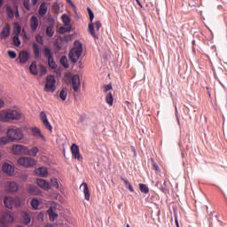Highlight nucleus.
<instances>
[{
    "instance_id": "bf43d9fd",
    "label": "nucleus",
    "mask_w": 227,
    "mask_h": 227,
    "mask_svg": "<svg viewBox=\"0 0 227 227\" xmlns=\"http://www.w3.org/2000/svg\"><path fill=\"white\" fill-rule=\"evenodd\" d=\"M0 227H5L4 222H3V221H1V220H0Z\"/></svg>"
},
{
    "instance_id": "cd10ccee",
    "label": "nucleus",
    "mask_w": 227,
    "mask_h": 227,
    "mask_svg": "<svg viewBox=\"0 0 227 227\" xmlns=\"http://www.w3.org/2000/svg\"><path fill=\"white\" fill-rule=\"evenodd\" d=\"M12 143V139L9 137H0V145L1 146H5V145H9Z\"/></svg>"
},
{
    "instance_id": "e433bc0d",
    "label": "nucleus",
    "mask_w": 227,
    "mask_h": 227,
    "mask_svg": "<svg viewBox=\"0 0 227 227\" xmlns=\"http://www.w3.org/2000/svg\"><path fill=\"white\" fill-rule=\"evenodd\" d=\"M60 64L62 67H64V68H68V59H67L66 56H62L60 58Z\"/></svg>"
},
{
    "instance_id": "5701e85b",
    "label": "nucleus",
    "mask_w": 227,
    "mask_h": 227,
    "mask_svg": "<svg viewBox=\"0 0 227 227\" xmlns=\"http://www.w3.org/2000/svg\"><path fill=\"white\" fill-rule=\"evenodd\" d=\"M47 10H48L47 4L45 3L41 4L39 7V15L41 17H44V15H47Z\"/></svg>"
},
{
    "instance_id": "338daca9",
    "label": "nucleus",
    "mask_w": 227,
    "mask_h": 227,
    "mask_svg": "<svg viewBox=\"0 0 227 227\" xmlns=\"http://www.w3.org/2000/svg\"><path fill=\"white\" fill-rule=\"evenodd\" d=\"M126 104H129V101H126Z\"/></svg>"
},
{
    "instance_id": "6e6d98bb",
    "label": "nucleus",
    "mask_w": 227,
    "mask_h": 227,
    "mask_svg": "<svg viewBox=\"0 0 227 227\" xmlns=\"http://www.w3.org/2000/svg\"><path fill=\"white\" fill-rule=\"evenodd\" d=\"M2 107H4V100L0 98V109H2Z\"/></svg>"
},
{
    "instance_id": "4468645a",
    "label": "nucleus",
    "mask_w": 227,
    "mask_h": 227,
    "mask_svg": "<svg viewBox=\"0 0 227 227\" xmlns=\"http://www.w3.org/2000/svg\"><path fill=\"white\" fill-rule=\"evenodd\" d=\"M2 171L6 175H13L15 168L10 163H4L2 167Z\"/></svg>"
},
{
    "instance_id": "e2e57ef3",
    "label": "nucleus",
    "mask_w": 227,
    "mask_h": 227,
    "mask_svg": "<svg viewBox=\"0 0 227 227\" xmlns=\"http://www.w3.org/2000/svg\"><path fill=\"white\" fill-rule=\"evenodd\" d=\"M46 227H54V225H52V224H51V223H48V224L46 225Z\"/></svg>"
},
{
    "instance_id": "6ab92c4d",
    "label": "nucleus",
    "mask_w": 227,
    "mask_h": 227,
    "mask_svg": "<svg viewBox=\"0 0 227 227\" xmlns=\"http://www.w3.org/2000/svg\"><path fill=\"white\" fill-rule=\"evenodd\" d=\"M35 175L45 177L49 175V171L45 167H40L35 170Z\"/></svg>"
},
{
    "instance_id": "aec40b11",
    "label": "nucleus",
    "mask_w": 227,
    "mask_h": 227,
    "mask_svg": "<svg viewBox=\"0 0 227 227\" xmlns=\"http://www.w3.org/2000/svg\"><path fill=\"white\" fill-rule=\"evenodd\" d=\"M20 63H27L29 59V53L27 51H21L19 54Z\"/></svg>"
},
{
    "instance_id": "69168bd1",
    "label": "nucleus",
    "mask_w": 227,
    "mask_h": 227,
    "mask_svg": "<svg viewBox=\"0 0 227 227\" xmlns=\"http://www.w3.org/2000/svg\"><path fill=\"white\" fill-rule=\"evenodd\" d=\"M126 227H130V225L127 224Z\"/></svg>"
},
{
    "instance_id": "a211bd4d",
    "label": "nucleus",
    "mask_w": 227,
    "mask_h": 227,
    "mask_svg": "<svg viewBox=\"0 0 227 227\" xmlns=\"http://www.w3.org/2000/svg\"><path fill=\"white\" fill-rule=\"evenodd\" d=\"M14 12L15 10H13V7L11 5H5V13L7 15V18L10 20H13L14 18Z\"/></svg>"
},
{
    "instance_id": "37998d69",
    "label": "nucleus",
    "mask_w": 227,
    "mask_h": 227,
    "mask_svg": "<svg viewBox=\"0 0 227 227\" xmlns=\"http://www.w3.org/2000/svg\"><path fill=\"white\" fill-rule=\"evenodd\" d=\"M43 126L47 130H50V132H52V126L51 125V122H49V120L43 121Z\"/></svg>"
},
{
    "instance_id": "c756f323",
    "label": "nucleus",
    "mask_w": 227,
    "mask_h": 227,
    "mask_svg": "<svg viewBox=\"0 0 227 227\" xmlns=\"http://www.w3.org/2000/svg\"><path fill=\"white\" fill-rule=\"evenodd\" d=\"M40 152L38 147H33L31 150L27 149V155H30L31 157H36V154Z\"/></svg>"
},
{
    "instance_id": "f704fd0d",
    "label": "nucleus",
    "mask_w": 227,
    "mask_h": 227,
    "mask_svg": "<svg viewBox=\"0 0 227 227\" xmlns=\"http://www.w3.org/2000/svg\"><path fill=\"white\" fill-rule=\"evenodd\" d=\"M139 189L141 192H144V194H148V192H150V189L145 184H139Z\"/></svg>"
},
{
    "instance_id": "6e6552de",
    "label": "nucleus",
    "mask_w": 227,
    "mask_h": 227,
    "mask_svg": "<svg viewBox=\"0 0 227 227\" xmlns=\"http://www.w3.org/2000/svg\"><path fill=\"white\" fill-rule=\"evenodd\" d=\"M14 155H27V147L20 145L12 146Z\"/></svg>"
},
{
    "instance_id": "8fccbe9b",
    "label": "nucleus",
    "mask_w": 227,
    "mask_h": 227,
    "mask_svg": "<svg viewBox=\"0 0 227 227\" xmlns=\"http://www.w3.org/2000/svg\"><path fill=\"white\" fill-rule=\"evenodd\" d=\"M8 56L11 58V59H15L17 58V53H15L13 51H9Z\"/></svg>"
},
{
    "instance_id": "473e14b6",
    "label": "nucleus",
    "mask_w": 227,
    "mask_h": 227,
    "mask_svg": "<svg viewBox=\"0 0 227 227\" xmlns=\"http://www.w3.org/2000/svg\"><path fill=\"white\" fill-rule=\"evenodd\" d=\"M43 56H44V58H46L47 59H50L51 58H52V51H51V50L49 49V47H45V48H44Z\"/></svg>"
},
{
    "instance_id": "680f3d73",
    "label": "nucleus",
    "mask_w": 227,
    "mask_h": 227,
    "mask_svg": "<svg viewBox=\"0 0 227 227\" xmlns=\"http://www.w3.org/2000/svg\"><path fill=\"white\" fill-rule=\"evenodd\" d=\"M3 3H4V0H0V8L3 6Z\"/></svg>"
},
{
    "instance_id": "423d86ee",
    "label": "nucleus",
    "mask_w": 227,
    "mask_h": 227,
    "mask_svg": "<svg viewBox=\"0 0 227 227\" xmlns=\"http://www.w3.org/2000/svg\"><path fill=\"white\" fill-rule=\"evenodd\" d=\"M4 203L6 208H14V207H20V199L13 197H4Z\"/></svg>"
},
{
    "instance_id": "ddd939ff",
    "label": "nucleus",
    "mask_w": 227,
    "mask_h": 227,
    "mask_svg": "<svg viewBox=\"0 0 227 227\" xmlns=\"http://www.w3.org/2000/svg\"><path fill=\"white\" fill-rule=\"evenodd\" d=\"M29 26L30 29L34 32L36 31V29H38V26H40V21H38V18L36 16H32L30 18Z\"/></svg>"
},
{
    "instance_id": "393cba45",
    "label": "nucleus",
    "mask_w": 227,
    "mask_h": 227,
    "mask_svg": "<svg viewBox=\"0 0 227 227\" xmlns=\"http://www.w3.org/2000/svg\"><path fill=\"white\" fill-rule=\"evenodd\" d=\"M27 192H29V194H32L33 196L40 194V190H38L36 186L33 185L28 186Z\"/></svg>"
},
{
    "instance_id": "3c124183",
    "label": "nucleus",
    "mask_w": 227,
    "mask_h": 227,
    "mask_svg": "<svg viewBox=\"0 0 227 227\" xmlns=\"http://www.w3.org/2000/svg\"><path fill=\"white\" fill-rule=\"evenodd\" d=\"M152 162L154 171H156V173H160V168H159V165H157V163H155L153 160H152Z\"/></svg>"
},
{
    "instance_id": "de8ad7c7",
    "label": "nucleus",
    "mask_w": 227,
    "mask_h": 227,
    "mask_svg": "<svg viewBox=\"0 0 227 227\" xmlns=\"http://www.w3.org/2000/svg\"><path fill=\"white\" fill-rule=\"evenodd\" d=\"M14 16L16 19H19L20 17V13L19 12V5L14 4Z\"/></svg>"
},
{
    "instance_id": "20e7f679",
    "label": "nucleus",
    "mask_w": 227,
    "mask_h": 227,
    "mask_svg": "<svg viewBox=\"0 0 227 227\" xmlns=\"http://www.w3.org/2000/svg\"><path fill=\"white\" fill-rule=\"evenodd\" d=\"M7 137L11 139L12 142L13 141H21V139H24V134L22 133V130L19 128H11L7 130Z\"/></svg>"
},
{
    "instance_id": "603ef678",
    "label": "nucleus",
    "mask_w": 227,
    "mask_h": 227,
    "mask_svg": "<svg viewBox=\"0 0 227 227\" xmlns=\"http://www.w3.org/2000/svg\"><path fill=\"white\" fill-rule=\"evenodd\" d=\"M23 4L26 10H31V4H29V0H24Z\"/></svg>"
},
{
    "instance_id": "ea45409f",
    "label": "nucleus",
    "mask_w": 227,
    "mask_h": 227,
    "mask_svg": "<svg viewBox=\"0 0 227 227\" xmlns=\"http://www.w3.org/2000/svg\"><path fill=\"white\" fill-rule=\"evenodd\" d=\"M12 42H13V44L16 46V47H20V39L19 38V35H14V37L12 39Z\"/></svg>"
},
{
    "instance_id": "c03bdc74",
    "label": "nucleus",
    "mask_w": 227,
    "mask_h": 227,
    "mask_svg": "<svg viewBox=\"0 0 227 227\" xmlns=\"http://www.w3.org/2000/svg\"><path fill=\"white\" fill-rule=\"evenodd\" d=\"M20 31H22V27H20V25L15 23V27H14V33L15 35H20Z\"/></svg>"
},
{
    "instance_id": "a18cd8bd",
    "label": "nucleus",
    "mask_w": 227,
    "mask_h": 227,
    "mask_svg": "<svg viewBox=\"0 0 227 227\" xmlns=\"http://www.w3.org/2000/svg\"><path fill=\"white\" fill-rule=\"evenodd\" d=\"M59 98H61V100H67V90H62L59 93Z\"/></svg>"
},
{
    "instance_id": "39448f33",
    "label": "nucleus",
    "mask_w": 227,
    "mask_h": 227,
    "mask_svg": "<svg viewBox=\"0 0 227 227\" xmlns=\"http://www.w3.org/2000/svg\"><path fill=\"white\" fill-rule=\"evenodd\" d=\"M44 91L47 93H54L56 91V78L54 75L47 76Z\"/></svg>"
},
{
    "instance_id": "dca6fc26",
    "label": "nucleus",
    "mask_w": 227,
    "mask_h": 227,
    "mask_svg": "<svg viewBox=\"0 0 227 227\" xmlns=\"http://www.w3.org/2000/svg\"><path fill=\"white\" fill-rule=\"evenodd\" d=\"M31 132L35 137H37L38 139H42L43 141H45V137L42 134V131L40 129L35 127L31 129Z\"/></svg>"
},
{
    "instance_id": "4d7b16f0",
    "label": "nucleus",
    "mask_w": 227,
    "mask_h": 227,
    "mask_svg": "<svg viewBox=\"0 0 227 227\" xmlns=\"http://www.w3.org/2000/svg\"><path fill=\"white\" fill-rule=\"evenodd\" d=\"M32 4L35 6L36 4V3H38V0H31Z\"/></svg>"
},
{
    "instance_id": "f8f14e48",
    "label": "nucleus",
    "mask_w": 227,
    "mask_h": 227,
    "mask_svg": "<svg viewBox=\"0 0 227 227\" xmlns=\"http://www.w3.org/2000/svg\"><path fill=\"white\" fill-rule=\"evenodd\" d=\"M12 31V28L10 27L9 24H5L0 33V38L2 40H6L8 36H10V33Z\"/></svg>"
},
{
    "instance_id": "412c9836",
    "label": "nucleus",
    "mask_w": 227,
    "mask_h": 227,
    "mask_svg": "<svg viewBox=\"0 0 227 227\" xmlns=\"http://www.w3.org/2000/svg\"><path fill=\"white\" fill-rule=\"evenodd\" d=\"M21 223L23 224H29L31 223V215L26 212L21 213Z\"/></svg>"
},
{
    "instance_id": "774afa93",
    "label": "nucleus",
    "mask_w": 227,
    "mask_h": 227,
    "mask_svg": "<svg viewBox=\"0 0 227 227\" xmlns=\"http://www.w3.org/2000/svg\"><path fill=\"white\" fill-rule=\"evenodd\" d=\"M137 2L138 3V4H139V0H137Z\"/></svg>"
},
{
    "instance_id": "79ce46f5",
    "label": "nucleus",
    "mask_w": 227,
    "mask_h": 227,
    "mask_svg": "<svg viewBox=\"0 0 227 227\" xmlns=\"http://www.w3.org/2000/svg\"><path fill=\"white\" fill-rule=\"evenodd\" d=\"M51 185H52V187H55V189H59V184L58 183L57 178L51 179Z\"/></svg>"
},
{
    "instance_id": "1a4fd4ad",
    "label": "nucleus",
    "mask_w": 227,
    "mask_h": 227,
    "mask_svg": "<svg viewBox=\"0 0 227 227\" xmlns=\"http://www.w3.org/2000/svg\"><path fill=\"white\" fill-rule=\"evenodd\" d=\"M72 88L74 92L81 90V77L78 74H75L72 77Z\"/></svg>"
},
{
    "instance_id": "c9c22d12",
    "label": "nucleus",
    "mask_w": 227,
    "mask_h": 227,
    "mask_svg": "<svg viewBox=\"0 0 227 227\" xmlns=\"http://www.w3.org/2000/svg\"><path fill=\"white\" fill-rule=\"evenodd\" d=\"M32 208L37 210L38 207H40V201L37 199H33L30 202Z\"/></svg>"
},
{
    "instance_id": "c85d7f7f",
    "label": "nucleus",
    "mask_w": 227,
    "mask_h": 227,
    "mask_svg": "<svg viewBox=\"0 0 227 227\" xmlns=\"http://www.w3.org/2000/svg\"><path fill=\"white\" fill-rule=\"evenodd\" d=\"M33 51L35 58H40V47L38 44H36V43H33Z\"/></svg>"
},
{
    "instance_id": "864d4df0",
    "label": "nucleus",
    "mask_w": 227,
    "mask_h": 227,
    "mask_svg": "<svg viewBox=\"0 0 227 227\" xmlns=\"http://www.w3.org/2000/svg\"><path fill=\"white\" fill-rule=\"evenodd\" d=\"M53 10H55L56 13H59L60 8H59V4L58 2H55L53 4Z\"/></svg>"
},
{
    "instance_id": "0eeeda50",
    "label": "nucleus",
    "mask_w": 227,
    "mask_h": 227,
    "mask_svg": "<svg viewBox=\"0 0 227 227\" xmlns=\"http://www.w3.org/2000/svg\"><path fill=\"white\" fill-rule=\"evenodd\" d=\"M18 164L23 166V168H32V166H36V160L29 157H21L18 160Z\"/></svg>"
},
{
    "instance_id": "49530a36",
    "label": "nucleus",
    "mask_w": 227,
    "mask_h": 227,
    "mask_svg": "<svg viewBox=\"0 0 227 227\" xmlns=\"http://www.w3.org/2000/svg\"><path fill=\"white\" fill-rule=\"evenodd\" d=\"M40 120L41 121H47V114H45V112H41L40 113Z\"/></svg>"
},
{
    "instance_id": "7c9ffc66",
    "label": "nucleus",
    "mask_w": 227,
    "mask_h": 227,
    "mask_svg": "<svg viewBox=\"0 0 227 227\" xmlns=\"http://www.w3.org/2000/svg\"><path fill=\"white\" fill-rule=\"evenodd\" d=\"M61 20H62V22L64 23V26L66 27L70 26L71 20H70V17H68V15L63 14L61 16Z\"/></svg>"
},
{
    "instance_id": "2f4dec72",
    "label": "nucleus",
    "mask_w": 227,
    "mask_h": 227,
    "mask_svg": "<svg viewBox=\"0 0 227 227\" xmlns=\"http://www.w3.org/2000/svg\"><path fill=\"white\" fill-rule=\"evenodd\" d=\"M122 182H124V185L127 189H129V191H130V192H134V188L132 187V184H130V182H129V180L121 177Z\"/></svg>"
},
{
    "instance_id": "f03ea898",
    "label": "nucleus",
    "mask_w": 227,
    "mask_h": 227,
    "mask_svg": "<svg viewBox=\"0 0 227 227\" xmlns=\"http://www.w3.org/2000/svg\"><path fill=\"white\" fill-rule=\"evenodd\" d=\"M87 12L89 13V17L90 20L88 26L89 33L90 35H91V36H93V38H98V35L95 33V29L98 32L100 31V28L102 27V23L100 21H96L93 25V19H95V14L93 13V11L90 7L87 8Z\"/></svg>"
},
{
    "instance_id": "72a5a7b5",
    "label": "nucleus",
    "mask_w": 227,
    "mask_h": 227,
    "mask_svg": "<svg viewBox=\"0 0 227 227\" xmlns=\"http://www.w3.org/2000/svg\"><path fill=\"white\" fill-rule=\"evenodd\" d=\"M48 65L50 68H52L53 70H56L58 68V65H56V62L54 61V59L52 57L51 59H48Z\"/></svg>"
},
{
    "instance_id": "a19ab883",
    "label": "nucleus",
    "mask_w": 227,
    "mask_h": 227,
    "mask_svg": "<svg viewBox=\"0 0 227 227\" xmlns=\"http://www.w3.org/2000/svg\"><path fill=\"white\" fill-rule=\"evenodd\" d=\"M103 89H104V93H106V95H107V93H112L111 90H113V85H111V84L104 85Z\"/></svg>"
},
{
    "instance_id": "0e129e2a",
    "label": "nucleus",
    "mask_w": 227,
    "mask_h": 227,
    "mask_svg": "<svg viewBox=\"0 0 227 227\" xmlns=\"http://www.w3.org/2000/svg\"><path fill=\"white\" fill-rule=\"evenodd\" d=\"M163 185H165V186H166V181H164Z\"/></svg>"
},
{
    "instance_id": "2eb2a0df",
    "label": "nucleus",
    "mask_w": 227,
    "mask_h": 227,
    "mask_svg": "<svg viewBox=\"0 0 227 227\" xmlns=\"http://www.w3.org/2000/svg\"><path fill=\"white\" fill-rule=\"evenodd\" d=\"M80 189H83L84 198H85V200H86L87 201H90V188L88 187V184L83 182V183L80 185Z\"/></svg>"
},
{
    "instance_id": "4c0bfd02",
    "label": "nucleus",
    "mask_w": 227,
    "mask_h": 227,
    "mask_svg": "<svg viewBox=\"0 0 227 227\" xmlns=\"http://www.w3.org/2000/svg\"><path fill=\"white\" fill-rule=\"evenodd\" d=\"M48 214L50 215V221H54V219H56V217H58L57 213L54 212V210H52V208H50L48 210Z\"/></svg>"
},
{
    "instance_id": "a878e982",
    "label": "nucleus",
    "mask_w": 227,
    "mask_h": 227,
    "mask_svg": "<svg viewBox=\"0 0 227 227\" xmlns=\"http://www.w3.org/2000/svg\"><path fill=\"white\" fill-rule=\"evenodd\" d=\"M46 36H49V38H52L54 36V27L49 26L46 27L45 30Z\"/></svg>"
},
{
    "instance_id": "f3484780",
    "label": "nucleus",
    "mask_w": 227,
    "mask_h": 227,
    "mask_svg": "<svg viewBox=\"0 0 227 227\" xmlns=\"http://www.w3.org/2000/svg\"><path fill=\"white\" fill-rule=\"evenodd\" d=\"M37 185L41 187V189H43L44 191H48V189H51V184L49 182L43 180V179H37L36 180Z\"/></svg>"
},
{
    "instance_id": "9d476101",
    "label": "nucleus",
    "mask_w": 227,
    "mask_h": 227,
    "mask_svg": "<svg viewBox=\"0 0 227 227\" xmlns=\"http://www.w3.org/2000/svg\"><path fill=\"white\" fill-rule=\"evenodd\" d=\"M71 153L74 159L78 160L79 161L82 160V155H81L79 145L73 144L71 146Z\"/></svg>"
},
{
    "instance_id": "9b49d317",
    "label": "nucleus",
    "mask_w": 227,
    "mask_h": 227,
    "mask_svg": "<svg viewBox=\"0 0 227 227\" xmlns=\"http://www.w3.org/2000/svg\"><path fill=\"white\" fill-rule=\"evenodd\" d=\"M5 191L7 192H17L19 191V184L13 181H8L5 184Z\"/></svg>"
},
{
    "instance_id": "09e8293b",
    "label": "nucleus",
    "mask_w": 227,
    "mask_h": 227,
    "mask_svg": "<svg viewBox=\"0 0 227 227\" xmlns=\"http://www.w3.org/2000/svg\"><path fill=\"white\" fill-rule=\"evenodd\" d=\"M35 40L38 43H40L41 45H43V37H42V35H35Z\"/></svg>"
},
{
    "instance_id": "4be33fe9",
    "label": "nucleus",
    "mask_w": 227,
    "mask_h": 227,
    "mask_svg": "<svg viewBox=\"0 0 227 227\" xmlns=\"http://www.w3.org/2000/svg\"><path fill=\"white\" fill-rule=\"evenodd\" d=\"M105 100L108 104V106H110V107H113V104H114V98L113 96V92L106 94Z\"/></svg>"
},
{
    "instance_id": "bb28decb",
    "label": "nucleus",
    "mask_w": 227,
    "mask_h": 227,
    "mask_svg": "<svg viewBox=\"0 0 227 227\" xmlns=\"http://www.w3.org/2000/svg\"><path fill=\"white\" fill-rule=\"evenodd\" d=\"M30 74L36 75L38 74V69L36 68V62H32L29 67Z\"/></svg>"
},
{
    "instance_id": "7ed1b4c3",
    "label": "nucleus",
    "mask_w": 227,
    "mask_h": 227,
    "mask_svg": "<svg viewBox=\"0 0 227 227\" xmlns=\"http://www.w3.org/2000/svg\"><path fill=\"white\" fill-rule=\"evenodd\" d=\"M81 54H82V43L79 41H75L74 47L70 51L68 55L71 63H77L79 58H81Z\"/></svg>"
},
{
    "instance_id": "f257e3e1",
    "label": "nucleus",
    "mask_w": 227,
    "mask_h": 227,
    "mask_svg": "<svg viewBox=\"0 0 227 227\" xmlns=\"http://www.w3.org/2000/svg\"><path fill=\"white\" fill-rule=\"evenodd\" d=\"M20 118H22V114L17 110L8 109L0 111V121H4V123L19 121Z\"/></svg>"
},
{
    "instance_id": "052dcab7",
    "label": "nucleus",
    "mask_w": 227,
    "mask_h": 227,
    "mask_svg": "<svg viewBox=\"0 0 227 227\" xmlns=\"http://www.w3.org/2000/svg\"><path fill=\"white\" fill-rule=\"evenodd\" d=\"M161 191H162V192H167L168 190L166 188L162 187Z\"/></svg>"
},
{
    "instance_id": "5fc2aeb1",
    "label": "nucleus",
    "mask_w": 227,
    "mask_h": 227,
    "mask_svg": "<svg viewBox=\"0 0 227 227\" xmlns=\"http://www.w3.org/2000/svg\"><path fill=\"white\" fill-rule=\"evenodd\" d=\"M41 72L43 74H47V68H45V67H41Z\"/></svg>"
},
{
    "instance_id": "b1692460",
    "label": "nucleus",
    "mask_w": 227,
    "mask_h": 227,
    "mask_svg": "<svg viewBox=\"0 0 227 227\" xmlns=\"http://www.w3.org/2000/svg\"><path fill=\"white\" fill-rule=\"evenodd\" d=\"M3 220L4 223H13V215L11 212H5L3 214Z\"/></svg>"
},
{
    "instance_id": "58836bf2",
    "label": "nucleus",
    "mask_w": 227,
    "mask_h": 227,
    "mask_svg": "<svg viewBox=\"0 0 227 227\" xmlns=\"http://www.w3.org/2000/svg\"><path fill=\"white\" fill-rule=\"evenodd\" d=\"M70 29H72V27H70V26H68V27H60L59 28V33L63 35L65 33H68L70 31Z\"/></svg>"
},
{
    "instance_id": "13d9d810",
    "label": "nucleus",
    "mask_w": 227,
    "mask_h": 227,
    "mask_svg": "<svg viewBox=\"0 0 227 227\" xmlns=\"http://www.w3.org/2000/svg\"><path fill=\"white\" fill-rule=\"evenodd\" d=\"M175 223H176V227H180L179 225H178V218H175Z\"/></svg>"
}]
</instances>
